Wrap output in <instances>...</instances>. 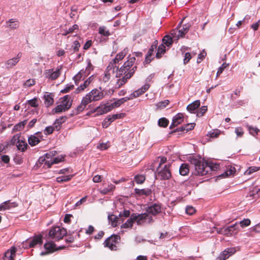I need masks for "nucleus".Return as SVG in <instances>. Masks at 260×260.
<instances>
[{
	"instance_id": "nucleus-1",
	"label": "nucleus",
	"mask_w": 260,
	"mask_h": 260,
	"mask_svg": "<svg viewBox=\"0 0 260 260\" xmlns=\"http://www.w3.org/2000/svg\"><path fill=\"white\" fill-rule=\"evenodd\" d=\"M190 162L194 166V174L199 176L205 175L209 171H216L220 167L218 164L208 163L206 161H203L201 159L197 158H192L190 160Z\"/></svg>"
},
{
	"instance_id": "nucleus-2",
	"label": "nucleus",
	"mask_w": 260,
	"mask_h": 260,
	"mask_svg": "<svg viewBox=\"0 0 260 260\" xmlns=\"http://www.w3.org/2000/svg\"><path fill=\"white\" fill-rule=\"evenodd\" d=\"M104 94L101 88L99 89H92L90 92L83 97L81 103L77 108L76 114L83 111L86 108L87 105L92 101H98L104 98Z\"/></svg>"
},
{
	"instance_id": "nucleus-3",
	"label": "nucleus",
	"mask_w": 260,
	"mask_h": 260,
	"mask_svg": "<svg viewBox=\"0 0 260 260\" xmlns=\"http://www.w3.org/2000/svg\"><path fill=\"white\" fill-rule=\"evenodd\" d=\"M146 219H148L149 221H150L151 220L150 218H148V216L146 215V214L134 213L132 214L130 218L121 225V228H132L135 221L137 222V224H142L144 223V220Z\"/></svg>"
},
{
	"instance_id": "nucleus-4",
	"label": "nucleus",
	"mask_w": 260,
	"mask_h": 260,
	"mask_svg": "<svg viewBox=\"0 0 260 260\" xmlns=\"http://www.w3.org/2000/svg\"><path fill=\"white\" fill-rule=\"evenodd\" d=\"M161 211V205L159 204L154 203L148 206L146 208V212L143 214H146L149 218L151 220L149 221L148 219H146L144 220V223H150L153 222L152 215L155 216L160 213Z\"/></svg>"
},
{
	"instance_id": "nucleus-5",
	"label": "nucleus",
	"mask_w": 260,
	"mask_h": 260,
	"mask_svg": "<svg viewBox=\"0 0 260 260\" xmlns=\"http://www.w3.org/2000/svg\"><path fill=\"white\" fill-rule=\"evenodd\" d=\"M66 234L67 231L65 229L60 226H55L50 229L48 236L52 241H57L62 239Z\"/></svg>"
},
{
	"instance_id": "nucleus-6",
	"label": "nucleus",
	"mask_w": 260,
	"mask_h": 260,
	"mask_svg": "<svg viewBox=\"0 0 260 260\" xmlns=\"http://www.w3.org/2000/svg\"><path fill=\"white\" fill-rule=\"evenodd\" d=\"M136 60L135 57L128 56V59L124 62L123 65L119 69L117 68L116 77H119L123 74L128 73L129 71L132 69V67Z\"/></svg>"
},
{
	"instance_id": "nucleus-7",
	"label": "nucleus",
	"mask_w": 260,
	"mask_h": 260,
	"mask_svg": "<svg viewBox=\"0 0 260 260\" xmlns=\"http://www.w3.org/2000/svg\"><path fill=\"white\" fill-rule=\"evenodd\" d=\"M169 168V164L165 165L162 168H161V167L158 168L156 175L158 178H159L160 180H167L169 179L171 176V173Z\"/></svg>"
},
{
	"instance_id": "nucleus-8",
	"label": "nucleus",
	"mask_w": 260,
	"mask_h": 260,
	"mask_svg": "<svg viewBox=\"0 0 260 260\" xmlns=\"http://www.w3.org/2000/svg\"><path fill=\"white\" fill-rule=\"evenodd\" d=\"M120 239V237L118 235H112L107 238L104 243V246L109 248L112 250L116 249V244L118 240Z\"/></svg>"
},
{
	"instance_id": "nucleus-9",
	"label": "nucleus",
	"mask_w": 260,
	"mask_h": 260,
	"mask_svg": "<svg viewBox=\"0 0 260 260\" xmlns=\"http://www.w3.org/2000/svg\"><path fill=\"white\" fill-rule=\"evenodd\" d=\"M137 69L136 66H134L132 69H131L128 73H125L124 76L121 78L117 80L116 85L117 88L120 87L122 85L124 84L127 81L128 79L131 78L134 75Z\"/></svg>"
},
{
	"instance_id": "nucleus-10",
	"label": "nucleus",
	"mask_w": 260,
	"mask_h": 260,
	"mask_svg": "<svg viewBox=\"0 0 260 260\" xmlns=\"http://www.w3.org/2000/svg\"><path fill=\"white\" fill-rule=\"evenodd\" d=\"M56 154V151H52L40 157L36 163L37 166L38 167H41V165L44 164V166L43 167H44L45 166L47 167V163L46 162L48 161H49V159L51 157V156H55Z\"/></svg>"
},
{
	"instance_id": "nucleus-11",
	"label": "nucleus",
	"mask_w": 260,
	"mask_h": 260,
	"mask_svg": "<svg viewBox=\"0 0 260 260\" xmlns=\"http://www.w3.org/2000/svg\"><path fill=\"white\" fill-rule=\"evenodd\" d=\"M61 67H58L55 71L53 69L46 70L44 72L45 77L51 80L57 79L60 74Z\"/></svg>"
},
{
	"instance_id": "nucleus-12",
	"label": "nucleus",
	"mask_w": 260,
	"mask_h": 260,
	"mask_svg": "<svg viewBox=\"0 0 260 260\" xmlns=\"http://www.w3.org/2000/svg\"><path fill=\"white\" fill-rule=\"evenodd\" d=\"M190 25L189 24H185L183 28L180 30H173L171 34L174 38L178 39L179 38H183L184 35L188 32Z\"/></svg>"
},
{
	"instance_id": "nucleus-13",
	"label": "nucleus",
	"mask_w": 260,
	"mask_h": 260,
	"mask_svg": "<svg viewBox=\"0 0 260 260\" xmlns=\"http://www.w3.org/2000/svg\"><path fill=\"white\" fill-rule=\"evenodd\" d=\"M123 117V114H113L111 116H109L108 117L106 118L105 120L103 121L102 123L103 127L104 128L108 127L112 122L114 121L115 120L120 118Z\"/></svg>"
},
{
	"instance_id": "nucleus-14",
	"label": "nucleus",
	"mask_w": 260,
	"mask_h": 260,
	"mask_svg": "<svg viewBox=\"0 0 260 260\" xmlns=\"http://www.w3.org/2000/svg\"><path fill=\"white\" fill-rule=\"evenodd\" d=\"M225 231L224 235L225 236H229L237 234L239 231L238 222H236L228 227H225Z\"/></svg>"
},
{
	"instance_id": "nucleus-15",
	"label": "nucleus",
	"mask_w": 260,
	"mask_h": 260,
	"mask_svg": "<svg viewBox=\"0 0 260 260\" xmlns=\"http://www.w3.org/2000/svg\"><path fill=\"white\" fill-rule=\"evenodd\" d=\"M150 87V85L148 83L144 84L141 88L135 91L133 93L130 95L129 99L132 100L134 98L139 96L140 95L143 94L146 91H147Z\"/></svg>"
},
{
	"instance_id": "nucleus-16",
	"label": "nucleus",
	"mask_w": 260,
	"mask_h": 260,
	"mask_svg": "<svg viewBox=\"0 0 260 260\" xmlns=\"http://www.w3.org/2000/svg\"><path fill=\"white\" fill-rule=\"evenodd\" d=\"M21 57V54L20 53H18L16 57L7 60L5 62L6 68L11 69L15 66L19 61Z\"/></svg>"
},
{
	"instance_id": "nucleus-17",
	"label": "nucleus",
	"mask_w": 260,
	"mask_h": 260,
	"mask_svg": "<svg viewBox=\"0 0 260 260\" xmlns=\"http://www.w3.org/2000/svg\"><path fill=\"white\" fill-rule=\"evenodd\" d=\"M113 109L112 104L111 105L101 104L96 108V111L98 114L102 115L110 111Z\"/></svg>"
},
{
	"instance_id": "nucleus-18",
	"label": "nucleus",
	"mask_w": 260,
	"mask_h": 260,
	"mask_svg": "<svg viewBox=\"0 0 260 260\" xmlns=\"http://www.w3.org/2000/svg\"><path fill=\"white\" fill-rule=\"evenodd\" d=\"M236 252L235 248H228L222 251L219 255V259L225 260Z\"/></svg>"
},
{
	"instance_id": "nucleus-19",
	"label": "nucleus",
	"mask_w": 260,
	"mask_h": 260,
	"mask_svg": "<svg viewBox=\"0 0 260 260\" xmlns=\"http://www.w3.org/2000/svg\"><path fill=\"white\" fill-rule=\"evenodd\" d=\"M60 104L66 110L69 109L72 106L71 96L66 95L60 99Z\"/></svg>"
},
{
	"instance_id": "nucleus-20",
	"label": "nucleus",
	"mask_w": 260,
	"mask_h": 260,
	"mask_svg": "<svg viewBox=\"0 0 260 260\" xmlns=\"http://www.w3.org/2000/svg\"><path fill=\"white\" fill-rule=\"evenodd\" d=\"M183 120V115L182 113H178L173 118L172 122L170 128H172L179 124L181 123Z\"/></svg>"
},
{
	"instance_id": "nucleus-21",
	"label": "nucleus",
	"mask_w": 260,
	"mask_h": 260,
	"mask_svg": "<svg viewBox=\"0 0 260 260\" xmlns=\"http://www.w3.org/2000/svg\"><path fill=\"white\" fill-rule=\"evenodd\" d=\"M17 206L15 202H11L10 200L5 201L0 204V211L9 210L11 208H14Z\"/></svg>"
},
{
	"instance_id": "nucleus-22",
	"label": "nucleus",
	"mask_w": 260,
	"mask_h": 260,
	"mask_svg": "<svg viewBox=\"0 0 260 260\" xmlns=\"http://www.w3.org/2000/svg\"><path fill=\"white\" fill-rule=\"evenodd\" d=\"M92 80V76L87 79L83 84H81L76 89V93H79L81 91H84L91 83Z\"/></svg>"
},
{
	"instance_id": "nucleus-23",
	"label": "nucleus",
	"mask_w": 260,
	"mask_h": 260,
	"mask_svg": "<svg viewBox=\"0 0 260 260\" xmlns=\"http://www.w3.org/2000/svg\"><path fill=\"white\" fill-rule=\"evenodd\" d=\"M44 248L47 251V252H42L41 255H44L47 253L53 252L55 250V244L52 242H48L44 245Z\"/></svg>"
},
{
	"instance_id": "nucleus-24",
	"label": "nucleus",
	"mask_w": 260,
	"mask_h": 260,
	"mask_svg": "<svg viewBox=\"0 0 260 260\" xmlns=\"http://www.w3.org/2000/svg\"><path fill=\"white\" fill-rule=\"evenodd\" d=\"M16 251V248L13 247L11 249L8 250L5 253L4 259V260H13L15 256V253Z\"/></svg>"
},
{
	"instance_id": "nucleus-25",
	"label": "nucleus",
	"mask_w": 260,
	"mask_h": 260,
	"mask_svg": "<svg viewBox=\"0 0 260 260\" xmlns=\"http://www.w3.org/2000/svg\"><path fill=\"white\" fill-rule=\"evenodd\" d=\"M126 52L125 50H123L122 52H120L119 54H117L116 57L114 59H113L112 62H111L109 64L112 66L113 67H115V69H117V67L114 66L116 63H118L119 61L121 60L123 58V57L125 56Z\"/></svg>"
},
{
	"instance_id": "nucleus-26",
	"label": "nucleus",
	"mask_w": 260,
	"mask_h": 260,
	"mask_svg": "<svg viewBox=\"0 0 260 260\" xmlns=\"http://www.w3.org/2000/svg\"><path fill=\"white\" fill-rule=\"evenodd\" d=\"M67 119V117L66 116H61L59 118L56 119L54 122L53 125L56 131H59L61 128V124L64 123Z\"/></svg>"
},
{
	"instance_id": "nucleus-27",
	"label": "nucleus",
	"mask_w": 260,
	"mask_h": 260,
	"mask_svg": "<svg viewBox=\"0 0 260 260\" xmlns=\"http://www.w3.org/2000/svg\"><path fill=\"white\" fill-rule=\"evenodd\" d=\"M112 70V72H114L115 70V67H113L110 64L107 68V70L105 73L104 76L102 78V80L104 82L106 83L109 81L110 79L111 75L109 73V71Z\"/></svg>"
},
{
	"instance_id": "nucleus-28",
	"label": "nucleus",
	"mask_w": 260,
	"mask_h": 260,
	"mask_svg": "<svg viewBox=\"0 0 260 260\" xmlns=\"http://www.w3.org/2000/svg\"><path fill=\"white\" fill-rule=\"evenodd\" d=\"M28 243L29 247H33L37 244L41 245L42 244V236L40 235L35 236Z\"/></svg>"
},
{
	"instance_id": "nucleus-29",
	"label": "nucleus",
	"mask_w": 260,
	"mask_h": 260,
	"mask_svg": "<svg viewBox=\"0 0 260 260\" xmlns=\"http://www.w3.org/2000/svg\"><path fill=\"white\" fill-rule=\"evenodd\" d=\"M200 106V101L197 100L187 106V110L191 113H193Z\"/></svg>"
},
{
	"instance_id": "nucleus-30",
	"label": "nucleus",
	"mask_w": 260,
	"mask_h": 260,
	"mask_svg": "<svg viewBox=\"0 0 260 260\" xmlns=\"http://www.w3.org/2000/svg\"><path fill=\"white\" fill-rule=\"evenodd\" d=\"M156 48V43L155 42L151 45V47L148 50L147 54L146 56L145 62L149 63L151 59L150 58L153 53L154 50Z\"/></svg>"
},
{
	"instance_id": "nucleus-31",
	"label": "nucleus",
	"mask_w": 260,
	"mask_h": 260,
	"mask_svg": "<svg viewBox=\"0 0 260 260\" xmlns=\"http://www.w3.org/2000/svg\"><path fill=\"white\" fill-rule=\"evenodd\" d=\"M236 172V169L234 167L229 166L227 167V170L222 174L220 176L222 177H229L230 176L234 175Z\"/></svg>"
},
{
	"instance_id": "nucleus-32",
	"label": "nucleus",
	"mask_w": 260,
	"mask_h": 260,
	"mask_svg": "<svg viewBox=\"0 0 260 260\" xmlns=\"http://www.w3.org/2000/svg\"><path fill=\"white\" fill-rule=\"evenodd\" d=\"M45 104L47 107L53 104L54 102L53 95L51 93H47L44 95Z\"/></svg>"
},
{
	"instance_id": "nucleus-33",
	"label": "nucleus",
	"mask_w": 260,
	"mask_h": 260,
	"mask_svg": "<svg viewBox=\"0 0 260 260\" xmlns=\"http://www.w3.org/2000/svg\"><path fill=\"white\" fill-rule=\"evenodd\" d=\"M135 192L137 195L141 196H149L151 193V190L148 188L140 189L138 188L135 189Z\"/></svg>"
},
{
	"instance_id": "nucleus-34",
	"label": "nucleus",
	"mask_w": 260,
	"mask_h": 260,
	"mask_svg": "<svg viewBox=\"0 0 260 260\" xmlns=\"http://www.w3.org/2000/svg\"><path fill=\"white\" fill-rule=\"evenodd\" d=\"M54 156H51V157L49 159V161H48L46 163H47V168H50L53 164H58L59 162L63 160V157H54Z\"/></svg>"
},
{
	"instance_id": "nucleus-35",
	"label": "nucleus",
	"mask_w": 260,
	"mask_h": 260,
	"mask_svg": "<svg viewBox=\"0 0 260 260\" xmlns=\"http://www.w3.org/2000/svg\"><path fill=\"white\" fill-rule=\"evenodd\" d=\"M28 142L30 145L34 146L40 142V138L35 135H31L28 138Z\"/></svg>"
},
{
	"instance_id": "nucleus-36",
	"label": "nucleus",
	"mask_w": 260,
	"mask_h": 260,
	"mask_svg": "<svg viewBox=\"0 0 260 260\" xmlns=\"http://www.w3.org/2000/svg\"><path fill=\"white\" fill-rule=\"evenodd\" d=\"M7 27L15 29L19 27V22L14 19H11L7 22Z\"/></svg>"
},
{
	"instance_id": "nucleus-37",
	"label": "nucleus",
	"mask_w": 260,
	"mask_h": 260,
	"mask_svg": "<svg viewBox=\"0 0 260 260\" xmlns=\"http://www.w3.org/2000/svg\"><path fill=\"white\" fill-rule=\"evenodd\" d=\"M115 188V185L112 184H110L108 185L107 187H104L103 189H100V192L103 194H106L110 192L113 191Z\"/></svg>"
},
{
	"instance_id": "nucleus-38",
	"label": "nucleus",
	"mask_w": 260,
	"mask_h": 260,
	"mask_svg": "<svg viewBox=\"0 0 260 260\" xmlns=\"http://www.w3.org/2000/svg\"><path fill=\"white\" fill-rule=\"evenodd\" d=\"M189 171L188 165L186 164H182L180 167L179 173L182 176L186 175L188 173Z\"/></svg>"
},
{
	"instance_id": "nucleus-39",
	"label": "nucleus",
	"mask_w": 260,
	"mask_h": 260,
	"mask_svg": "<svg viewBox=\"0 0 260 260\" xmlns=\"http://www.w3.org/2000/svg\"><path fill=\"white\" fill-rule=\"evenodd\" d=\"M26 123V120H25L19 123L16 124L12 129V132L15 133L17 131H19L23 129Z\"/></svg>"
},
{
	"instance_id": "nucleus-40",
	"label": "nucleus",
	"mask_w": 260,
	"mask_h": 260,
	"mask_svg": "<svg viewBox=\"0 0 260 260\" xmlns=\"http://www.w3.org/2000/svg\"><path fill=\"white\" fill-rule=\"evenodd\" d=\"M174 38L169 35H166L162 39L163 44L166 45L167 46H171L173 43V39Z\"/></svg>"
},
{
	"instance_id": "nucleus-41",
	"label": "nucleus",
	"mask_w": 260,
	"mask_h": 260,
	"mask_svg": "<svg viewBox=\"0 0 260 260\" xmlns=\"http://www.w3.org/2000/svg\"><path fill=\"white\" fill-rule=\"evenodd\" d=\"M130 100L129 99V98H127V97L119 99V100H117L116 101L114 102V103H113L112 104V105L113 107V108H114L115 107H118L121 105H122L124 102H126L127 100Z\"/></svg>"
},
{
	"instance_id": "nucleus-42",
	"label": "nucleus",
	"mask_w": 260,
	"mask_h": 260,
	"mask_svg": "<svg viewBox=\"0 0 260 260\" xmlns=\"http://www.w3.org/2000/svg\"><path fill=\"white\" fill-rule=\"evenodd\" d=\"M27 143L24 141L21 140L17 145L18 149L21 150L22 152L25 151L27 147Z\"/></svg>"
},
{
	"instance_id": "nucleus-43",
	"label": "nucleus",
	"mask_w": 260,
	"mask_h": 260,
	"mask_svg": "<svg viewBox=\"0 0 260 260\" xmlns=\"http://www.w3.org/2000/svg\"><path fill=\"white\" fill-rule=\"evenodd\" d=\"M166 52V46L164 44H161L159 46L157 49V52L156 54V57L157 58H159L161 57L162 54H163Z\"/></svg>"
},
{
	"instance_id": "nucleus-44",
	"label": "nucleus",
	"mask_w": 260,
	"mask_h": 260,
	"mask_svg": "<svg viewBox=\"0 0 260 260\" xmlns=\"http://www.w3.org/2000/svg\"><path fill=\"white\" fill-rule=\"evenodd\" d=\"M73 175H67V176H62L58 177L56 178V181L58 183H62L63 182H67L71 179Z\"/></svg>"
},
{
	"instance_id": "nucleus-45",
	"label": "nucleus",
	"mask_w": 260,
	"mask_h": 260,
	"mask_svg": "<svg viewBox=\"0 0 260 260\" xmlns=\"http://www.w3.org/2000/svg\"><path fill=\"white\" fill-rule=\"evenodd\" d=\"M99 32L102 36L108 37L110 35V33L108 30L106 29L105 26H100L99 29Z\"/></svg>"
},
{
	"instance_id": "nucleus-46",
	"label": "nucleus",
	"mask_w": 260,
	"mask_h": 260,
	"mask_svg": "<svg viewBox=\"0 0 260 260\" xmlns=\"http://www.w3.org/2000/svg\"><path fill=\"white\" fill-rule=\"evenodd\" d=\"M169 124V121L166 118H161L158 121V124L159 126L166 127Z\"/></svg>"
},
{
	"instance_id": "nucleus-47",
	"label": "nucleus",
	"mask_w": 260,
	"mask_h": 260,
	"mask_svg": "<svg viewBox=\"0 0 260 260\" xmlns=\"http://www.w3.org/2000/svg\"><path fill=\"white\" fill-rule=\"evenodd\" d=\"M207 111V107L206 106H203L197 111V116L198 117L202 116Z\"/></svg>"
},
{
	"instance_id": "nucleus-48",
	"label": "nucleus",
	"mask_w": 260,
	"mask_h": 260,
	"mask_svg": "<svg viewBox=\"0 0 260 260\" xmlns=\"http://www.w3.org/2000/svg\"><path fill=\"white\" fill-rule=\"evenodd\" d=\"M260 169V167H249L245 172V175H250L252 173L258 171Z\"/></svg>"
},
{
	"instance_id": "nucleus-49",
	"label": "nucleus",
	"mask_w": 260,
	"mask_h": 260,
	"mask_svg": "<svg viewBox=\"0 0 260 260\" xmlns=\"http://www.w3.org/2000/svg\"><path fill=\"white\" fill-rule=\"evenodd\" d=\"M248 130L249 131L250 134L253 135V136H256L258 134V133L259 132L258 128H257L256 127H253L252 126H248Z\"/></svg>"
},
{
	"instance_id": "nucleus-50",
	"label": "nucleus",
	"mask_w": 260,
	"mask_h": 260,
	"mask_svg": "<svg viewBox=\"0 0 260 260\" xmlns=\"http://www.w3.org/2000/svg\"><path fill=\"white\" fill-rule=\"evenodd\" d=\"M20 134L15 135L11 140V143L12 145L18 144L21 140H20Z\"/></svg>"
},
{
	"instance_id": "nucleus-51",
	"label": "nucleus",
	"mask_w": 260,
	"mask_h": 260,
	"mask_svg": "<svg viewBox=\"0 0 260 260\" xmlns=\"http://www.w3.org/2000/svg\"><path fill=\"white\" fill-rule=\"evenodd\" d=\"M26 104L29 105L32 107H37L39 105L38 100L37 98H34L32 100L27 101Z\"/></svg>"
},
{
	"instance_id": "nucleus-52",
	"label": "nucleus",
	"mask_w": 260,
	"mask_h": 260,
	"mask_svg": "<svg viewBox=\"0 0 260 260\" xmlns=\"http://www.w3.org/2000/svg\"><path fill=\"white\" fill-rule=\"evenodd\" d=\"M145 180V177L143 175H136L135 177V180L138 184H142Z\"/></svg>"
},
{
	"instance_id": "nucleus-53",
	"label": "nucleus",
	"mask_w": 260,
	"mask_h": 260,
	"mask_svg": "<svg viewBox=\"0 0 260 260\" xmlns=\"http://www.w3.org/2000/svg\"><path fill=\"white\" fill-rule=\"evenodd\" d=\"M109 221H111V224L113 226L116 225L117 217L113 214L109 215L108 216Z\"/></svg>"
},
{
	"instance_id": "nucleus-54",
	"label": "nucleus",
	"mask_w": 260,
	"mask_h": 260,
	"mask_svg": "<svg viewBox=\"0 0 260 260\" xmlns=\"http://www.w3.org/2000/svg\"><path fill=\"white\" fill-rule=\"evenodd\" d=\"M228 64L223 63L218 68L216 73V78L218 77L223 71V70L228 66Z\"/></svg>"
},
{
	"instance_id": "nucleus-55",
	"label": "nucleus",
	"mask_w": 260,
	"mask_h": 260,
	"mask_svg": "<svg viewBox=\"0 0 260 260\" xmlns=\"http://www.w3.org/2000/svg\"><path fill=\"white\" fill-rule=\"evenodd\" d=\"M250 220L249 219H244L243 220L240 221L239 223H238L240 225V226L242 228L244 226H247L250 225Z\"/></svg>"
},
{
	"instance_id": "nucleus-56",
	"label": "nucleus",
	"mask_w": 260,
	"mask_h": 260,
	"mask_svg": "<svg viewBox=\"0 0 260 260\" xmlns=\"http://www.w3.org/2000/svg\"><path fill=\"white\" fill-rule=\"evenodd\" d=\"M53 111L55 113H58L67 111L60 104L57 106L54 109Z\"/></svg>"
},
{
	"instance_id": "nucleus-57",
	"label": "nucleus",
	"mask_w": 260,
	"mask_h": 260,
	"mask_svg": "<svg viewBox=\"0 0 260 260\" xmlns=\"http://www.w3.org/2000/svg\"><path fill=\"white\" fill-rule=\"evenodd\" d=\"M169 101L165 100L164 101L158 103L157 104V106L160 109H162L166 107V106L169 104Z\"/></svg>"
},
{
	"instance_id": "nucleus-58",
	"label": "nucleus",
	"mask_w": 260,
	"mask_h": 260,
	"mask_svg": "<svg viewBox=\"0 0 260 260\" xmlns=\"http://www.w3.org/2000/svg\"><path fill=\"white\" fill-rule=\"evenodd\" d=\"M193 127H194V123L187 124V125H185V127H182L181 128L180 131H186L188 132V131L191 130L192 129H193Z\"/></svg>"
},
{
	"instance_id": "nucleus-59",
	"label": "nucleus",
	"mask_w": 260,
	"mask_h": 260,
	"mask_svg": "<svg viewBox=\"0 0 260 260\" xmlns=\"http://www.w3.org/2000/svg\"><path fill=\"white\" fill-rule=\"evenodd\" d=\"M36 81L34 79H28L24 83V86L26 87H30L35 85Z\"/></svg>"
},
{
	"instance_id": "nucleus-60",
	"label": "nucleus",
	"mask_w": 260,
	"mask_h": 260,
	"mask_svg": "<svg viewBox=\"0 0 260 260\" xmlns=\"http://www.w3.org/2000/svg\"><path fill=\"white\" fill-rule=\"evenodd\" d=\"M184 59H183V63L184 64L187 63L190 60V59L191 58V56L190 54V53L189 52H186L184 54Z\"/></svg>"
},
{
	"instance_id": "nucleus-61",
	"label": "nucleus",
	"mask_w": 260,
	"mask_h": 260,
	"mask_svg": "<svg viewBox=\"0 0 260 260\" xmlns=\"http://www.w3.org/2000/svg\"><path fill=\"white\" fill-rule=\"evenodd\" d=\"M195 209L192 206H187L186 208V213L188 215H192L195 212Z\"/></svg>"
},
{
	"instance_id": "nucleus-62",
	"label": "nucleus",
	"mask_w": 260,
	"mask_h": 260,
	"mask_svg": "<svg viewBox=\"0 0 260 260\" xmlns=\"http://www.w3.org/2000/svg\"><path fill=\"white\" fill-rule=\"evenodd\" d=\"M54 127L51 126L46 127L44 130V133L45 135H50L52 134L54 130Z\"/></svg>"
},
{
	"instance_id": "nucleus-63",
	"label": "nucleus",
	"mask_w": 260,
	"mask_h": 260,
	"mask_svg": "<svg viewBox=\"0 0 260 260\" xmlns=\"http://www.w3.org/2000/svg\"><path fill=\"white\" fill-rule=\"evenodd\" d=\"M10 161V157L8 155H2L0 157V162L3 161L6 164H7Z\"/></svg>"
},
{
	"instance_id": "nucleus-64",
	"label": "nucleus",
	"mask_w": 260,
	"mask_h": 260,
	"mask_svg": "<svg viewBox=\"0 0 260 260\" xmlns=\"http://www.w3.org/2000/svg\"><path fill=\"white\" fill-rule=\"evenodd\" d=\"M109 147V145L107 143H101L97 147L101 150H106Z\"/></svg>"
}]
</instances>
